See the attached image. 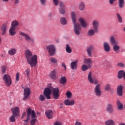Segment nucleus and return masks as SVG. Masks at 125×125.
<instances>
[{"instance_id":"72a5a7b5","label":"nucleus","mask_w":125,"mask_h":125,"mask_svg":"<svg viewBox=\"0 0 125 125\" xmlns=\"http://www.w3.org/2000/svg\"><path fill=\"white\" fill-rule=\"evenodd\" d=\"M9 34L10 36H14L16 34L15 31V28L13 27H11L9 30Z\"/></svg>"},{"instance_id":"c9c22d12","label":"nucleus","mask_w":125,"mask_h":125,"mask_svg":"<svg viewBox=\"0 0 125 125\" xmlns=\"http://www.w3.org/2000/svg\"><path fill=\"white\" fill-rule=\"evenodd\" d=\"M60 23L62 25H66L67 24V20L64 17H62L60 19Z\"/></svg>"},{"instance_id":"7c9ffc66","label":"nucleus","mask_w":125,"mask_h":125,"mask_svg":"<svg viewBox=\"0 0 125 125\" xmlns=\"http://www.w3.org/2000/svg\"><path fill=\"white\" fill-rule=\"evenodd\" d=\"M105 125H115V121L113 120H108L105 122Z\"/></svg>"},{"instance_id":"cd10ccee","label":"nucleus","mask_w":125,"mask_h":125,"mask_svg":"<svg viewBox=\"0 0 125 125\" xmlns=\"http://www.w3.org/2000/svg\"><path fill=\"white\" fill-rule=\"evenodd\" d=\"M117 105L118 110H122L124 107L123 104H122L121 101L119 100L117 101Z\"/></svg>"},{"instance_id":"0e129e2a","label":"nucleus","mask_w":125,"mask_h":125,"mask_svg":"<svg viewBox=\"0 0 125 125\" xmlns=\"http://www.w3.org/2000/svg\"><path fill=\"white\" fill-rule=\"evenodd\" d=\"M124 32H125V27L124 28Z\"/></svg>"},{"instance_id":"423d86ee","label":"nucleus","mask_w":125,"mask_h":125,"mask_svg":"<svg viewBox=\"0 0 125 125\" xmlns=\"http://www.w3.org/2000/svg\"><path fill=\"white\" fill-rule=\"evenodd\" d=\"M3 80L6 85V86L9 87L12 83V81L11 80V77L8 74H5L3 76Z\"/></svg>"},{"instance_id":"3c124183","label":"nucleus","mask_w":125,"mask_h":125,"mask_svg":"<svg viewBox=\"0 0 125 125\" xmlns=\"http://www.w3.org/2000/svg\"><path fill=\"white\" fill-rule=\"evenodd\" d=\"M36 119L34 118L31 121V125H34L36 123Z\"/></svg>"},{"instance_id":"338daca9","label":"nucleus","mask_w":125,"mask_h":125,"mask_svg":"<svg viewBox=\"0 0 125 125\" xmlns=\"http://www.w3.org/2000/svg\"><path fill=\"white\" fill-rule=\"evenodd\" d=\"M57 42H59V41H57Z\"/></svg>"},{"instance_id":"a19ab883","label":"nucleus","mask_w":125,"mask_h":125,"mask_svg":"<svg viewBox=\"0 0 125 125\" xmlns=\"http://www.w3.org/2000/svg\"><path fill=\"white\" fill-rule=\"evenodd\" d=\"M30 72H31V69H30L29 68L25 69V74H26V76L28 77V78L30 77Z\"/></svg>"},{"instance_id":"6e6552de","label":"nucleus","mask_w":125,"mask_h":125,"mask_svg":"<svg viewBox=\"0 0 125 125\" xmlns=\"http://www.w3.org/2000/svg\"><path fill=\"white\" fill-rule=\"evenodd\" d=\"M19 34L21 36L24 37L25 41H27L28 42H29V41H30L31 42V43H35V40H34V39L31 38L28 34L21 31H20Z\"/></svg>"},{"instance_id":"f704fd0d","label":"nucleus","mask_w":125,"mask_h":125,"mask_svg":"<svg viewBox=\"0 0 125 125\" xmlns=\"http://www.w3.org/2000/svg\"><path fill=\"white\" fill-rule=\"evenodd\" d=\"M16 117H17V116L12 114L9 118L10 122H11V123H15L16 121L15 118H16Z\"/></svg>"},{"instance_id":"6ab92c4d","label":"nucleus","mask_w":125,"mask_h":125,"mask_svg":"<svg viewBox=\"0 0 125 125\" xmlns=\"http://www.w3.org/2000/svg\"><path fill=\"white\" fill-rule=\"evenodd\" d=\"M79 61L76 60L75 62H72L70 63V68L71 70H77L78 69V62Z\"/></svg>"},{"instance_id":"473e14b6","label":"nucleus","mask_w":125,"mask_h":125,"mask_svg":"<svg viewBox=\"0 0 125 125\" xmlns=\"http://www.w3.org/2000/svg\"><path fill=\"white\" fill-rule=\"evenodd\" d=\"M90 68L91 67H90L88 65H87V64H85V63L83 64L82 66V70L83 71V72L87 71L88 69H90Z\"/></svg>"},{"instance_id":"e433bc0d","label":"nucleus","mask_w":125,"mask_h":125,"mask_svg":"<svg viewBox=\"0 0 125 125\" xmlns=\"http://www.w3.org/2000/svg\"><path fill=\"white\" fill-rule=\"evenodd\" d=\"M66 51L67 53H72V49L70 47V45L68 44H66Z\"/></svg>"},{"instance_id":"ddd939ff","label":"nucleus","mask_w":125,"mask_h":125,"mask_svg":"<svg viewBox=\"0 0 125 125\" xmlns=\"http://www.w3.org/2000/svg\"><path fill=\"white\" fill-rule=\"evenodd\" d=\"M43 94L47 99H50V95L51 94V90L48 87L45 88L44 90Z\"/></svg>"},{"instance_id":"49530a36","label":"nucleus","mask_w":125,"mask_h":125,"mask_svg":"<svg viewBox=\"0 0 125 125\" xmlns=\"http://www.w3.org/2000/svg\"><path fill=\"white\" fill-rule=\"evenodd\" d=\"M39 99L40 101H44V100H45V97L43 95H40Z\"/></svg>"},{"instance_id":"c03bdc74","label":"nucleus","mask_w":125,"mask_h":125,"mask_svg":"<svg viewBox=\"0 0 125 125\" xmlns=\"http://www.w3.org/2000/svg\"><path fill=\"white\" fill-rule=\"evenodd\" d=\"M105 90L110 91L111 90V86L109 84H106L105 86Z\"/></svg>"},{"instance_id":"69168bd1","label":"nucleus","mask_w":125,"mask_h":125,"mask_svg":"<svg viewBox=\"0 0 125 125\" xmlns=\"http://www.w3.org/2000/svg\"><path fill=\"white\" fill-rule=\"evenodd\" d=\"M61 106H63V104H61Z\"/></svg>"},{"instance_id":"20e7f679","label":"nucleus","mask_w":125,"mask_h":125,"mask_svg":"<svg viewBox=\"0 0 125 125\" xmlns=\"http://www.w3.org/2000/svg\"><path fill=\"white\" fill-rule=\"evenodd\" d=\"M110 43L113 45V50L114 52L119 53L120 52V46L118 45V42L115 40L114 36H111L110 38Z\"/></svg>"},{"instance_id":"c85d7f7f","label":"nucleus","mask_w":125,"mask_h":125,"mask_svg":"<svg viewBox=\"0 0 125 125\" xmlns=\"http://www.w3.org/2000/svg\"><path fill=\"white\" fill-rule=\"evenodd\" d=\"M0 30L2 32V35H5L6 33V24H3L0 28Z\"/></svg>"},{"instance_id":"aec40b11","label":"nucleus","mask_w":125,"mask_h":125,"mask_svg":"<svg viewBox=\"0 0 125 125\" xmlns=\"http://www.w3.org/2000/svg\"><path fill=\"white\" fill-rule=\"evenodd\" d=\"M104 49L105 52H109L111 50V47H110V44L107 42H104Z\"/></svg>"},{"instance_id":"393cba45","label":"nucleus","mask_w":125,"mask_h":125,"mask_svg":"<svg viewBox=\"0 0 125 125\" xmlns=\"http://www.w3.org/2000/svg\"><path fill=\"white\" fill-rule=\"evenodd\" d=\"M79 8L81 11H83L85 8V4L83 2H80L79 4Z\"/></svg>"},{"instance_id":"f8f14e48","label":"nucleus","mask_w":125,"mask_h":125,"mask_svg":"<svg viewBox=\"0 0 125 125\" xmlns=\"http://www.w3.org/2000/svg\"><path fill=\"white\" fill-rule=\"evenodd\" d=\"M94 49V46L92 45H90L88 47L86 50L87 55L88 57H92V50Z\"/></svg>"},{"instance_id":"4468645a","label":"nucleus","mask_w":125,"mask_h":125,"mask_svg":"<svg viewBox=\"0 0 125 125\" xmlns=\"http://www.w3.org/2000/svg\"><path fill=\"white\" fill-rule=\"evenodd\" d=\"M59 11L61 14H64L65 13V4L63 2H60L59 3Z\"/></svg>"},{"instance_id":"7ed1b4c3","label":"nucleus","mask_w":125,"mask_h":125,"mask_svg":"<svg viewBox=\"0 0 125 125\" xmlns=\"http://www.w3.org/2000/svg\"><path fill=\"white\" fill-rule=\"evenodd\" d=\"M71 20L74 25V32L76 35L79 36L82 31V26H81L80 23H77V17H76V14H75L74 12H71Z\"/></svg>"},{"instance_id":"a211bd4d","label":"nucleus","mask_w":125,"mask_h":125,"mask_svg":"<svg viewBox=\"0 0 125 125\" xmlns=\"http://www.w3.org/2000/svg\"><path fill=\"white\" fill-rule=\"evenodd\" d=\"M57 73V69H54L49 73V78H51V79H53V80H55V79H56Z\"/></svg>"},{"instance_id":"13d9d810","label":"nucleus","mask_w":125,"mask_h":125,"mask_svg":"<svg viewBox=\"0 0 125 125\" xmlns=\"http://www.w3.org/2000/svg\"><path fill=\"white\" fill-rule=\"evenodd\" d=\"M25 116H26V112H23L22 114L21 119H23Z\"/></svg>"},{"instance_id":"6e6d98bb","label":"nucleus","mask_w":125,"mask_h":125,"mask_svg":"<svg viewBox=\"0 0 125 125\" xmlns=\"http://www.w3.org/2000/svg\"><path fill=\"white\" fill-rule=\"evenodd\" d=\"M75 125H82V123L79 121H77L75 123Z\"/></svg>"},{"instance_id":"680f3d73","label":"nucleus","mask_w":125,"mask_h":125,"mask_svg":"<svg viewBox=\"0 0 125 125\" xmlns=\"http://www.w3.org/2000/svg\"><path fill=\"white\" fill-rule=\"evenodd\" d=\"M119 125H125V124H124V123H121V124H120Z\"/></svg>"},{"instance_id":"bf43d9fd","label":"nucleus","mask_w":125,"mask_h":125,"mask_svg":"<svg viewBox=\"0 0 125 125\" xmlns=\"http://www.w3.org/2000/svg\"><path fill=\"white\" fill-rule=\"evenodd\" d=\"M48 17L50 18L51 17V16H52V15L51 14V13H50L48 15Z\"/></svg>"},{"instance_id":"774afa93","label":"nucleus","mask_w":125,"mask_h":125,"mask_svg":"<svg viewBox=\"0 0 125 125\" xmlns=\"http://www.w3.org/2000/svg\"><path fill=\"white\" fill-rule=\"evenodd\" d=\"M0 42H1V39H0Z\"/></svg>"},{"instance_id":"de8ad7c7","label":"nucleus","mask_w":125,"mask_h":125,"mask_svg":"<svg viewBox=\"0 0 125 125\" xmlns=\"http://www.w3.org/2000/svg\"><path fill=\"white\" fill-rule=\"evenodd\" d=\"M53 2L55 6H57L59 4V0H53Z\"/></svg>"},{"instance_id":"f3484780","label":"nucleus","mask_w":125,"mask_h":125,"mask_svg":"<svg viewBox=\"0 0 125 125\" xmlns=\"http://www.w3.org/2000/svg\"><path fill=\"white\" fill-rule=\"evenodd\" d=\"M123 89H124V86L119 85L117 88V93L119 96H123Z\"/></svg>"},{"instance_id":"4d7b16f0","label":"nucleus","mask_w":125,"mask_h":125,"mask_svg":"<svg viewBox=\"0 0 125 125\" xmlns=\"http://www.w3.org/2000/svg\"><path fill=\"white\" fill-rule=\"evenodd\" d=\"M62 67H64V70H66V64H65V63H62Z\"/></svg>"},{"instance_id":"79ce46f5","label":"nucleus","mask_w":125,"mask_h":125,"mask_svg":"<svg viewBox=\"0 0 125 125\" xmlns=\"http://www.w3.org/2000/svg\"><path fill=\"white\" fill-rule=\"evenodd\" d=\"M50 62H51V63H53V64H55V63H57V60L54 58H51L50 59Z\"/></svg>"},{"instance_id":"f257e3e1","label":"nucleus","mask_w":125,"mask_h":125,"mask_svg":"<svg viewBox=\"0 0 125 125\" xmlns=\"http://www.w3.org/2000/svg\"><path fill=\"white\" fill-rule=\"evenodd\" d=\"M88 81L90 83H94L97 84L94 89V92L97 97H100L102 95V91H101V85L98 84L97 80L92 77V72L90 71L88 74Z\"/></svg>"},{"instance_id":"8fccbe9b","label":"nucleus","mask_w":125,"mask_h":125,"mask_svg":"<svg viewBox=\"0 0 125 125\" xmlns=\"http://www.w3.org/2000/svg\"><path fill=\"white\" fill-rule=\"evenodd\" d=\"M42 5H45L46 0H40Z\"/></svg>"},{"instance_id":"864d4df0","label":"nucleus","mask_w":125,"mask_h":125,"mask_svg":"<svg viewBox=\"0 0 125 125\" xmlns=\"http://www.w3.org/2000/svg\"><path fill=\"white\" fill-rule=\"evenodd\" d=\"M54 125H62V123L61 122H56Z\"/></svg>"},{"instance_id":"39448f33","label":"nucleus","mask_w":125,"mask_h":125,"mask_svg":"<svg viewBox=\"0 0 125 125\" xmlns=\"http://www.w3.org/2000/svg\"><path fill=\"white\" fill-rule=\"evenodd\" d=\"M27 119L24 120L25 123H28L30 121V117L31 116V119H35L36 117V112L35 110H32L31 108H29L26 110Z\"/></svg>"},{"instance_id":"1a4fd4ad","label":"nucleus","mask_w":125,"mask_h":125,"mask_svg":"<svg viewBox=\"0 0 125 125\" xmlns=\"http://www.w3.org/2000/svg\"><path fill=\"white\" fill-rule=\"evenodd\" d=\"M23 94L24 96L23 98V100L25 101V100H27L28 98H29L30 94H31V89L29 87L24 88Z\"/></svg>"},{"instance_id":"603ef678","label":"nucleus","mask_w":125,"mask_h":125,"mask_svg":"<svg viewBox=\"0 0 125 125\" xmlns=\"http://www.w3.org/2000/svg\"><path fill=\"white\" fill-rule=\"evenodd\" d=\"M116 0H109V2L111 5L114 4V2L116 1Z\"/></svg>"},{"instance_id":"ea45409f","label":"nucleus","mask_w":125,"mask_h":125,"mask_svg":"<svg viewBox=\"0 0 125 125\" xmlns=\"http://www.w3.org/2000/svg\"><path fill=\"white\" fill-rule=\"evenodd\" d=\"M66 95L68 99H70V98H72V93H71L70 91H68L67 92H66Z\"/></svg>"},{"instance_id":"412c9836","label":"nucleus","mask_w":125,"mask_h":125,"mask_svg":"<svg viewBox=\"0 0 125 125\" xmlns=\"http://www.w3.org/2000/svg\"><path fill=\"white\" fill-rule=\"evenodd\" d=\"M79 22H80L83 28H86V27H87V23L84 21L83 18H80L79 19Z\"/></svg>"},{"instance_id":"f03ea898","label":"nucleus","mask_w":125,"mask_h":125,"mask_svg":"<svg viewBox=\"0 0 125 125\" xmlns=\"http://www.w3.org/2000/svg\"><path fill=\"white\" fill-rule=\"evenodd\" d=\"M25 57L27 59V63L30 64L31 68H34L37 66L38 63V56L34 55L30 50H26L25 51Z\"/></svg>"},{"instance_id":"b1692460","label":"nucleus","mask_w":125,"mask_h":125,"mask_svg":"<svg viewBox=\"0 0 125 125\" xmlns=\"http://www.w3.org/2000/svg\"><path fill=\"white\" fill-rule=\"evenodd\" d=\"M45 115L47 117L48 119H51L53 117V113H52V110H48L45 111Z\"/></svg>"},{"instance_id":"9b49d317","label":"nucleus","mask_w":125,"mask_h":125,"mask_svg":"<svg viewBox=\"0 0 125 125\" xmlns=\"http://www.w3.org/2000/svg\"><path fill=\"white\" fill-rule=\"evenodd\" d=\"M52 91L54 99H58V97H59V89L58 88H54L52 89Z\"/></svg>"},{"instance_id":"2f4dec72","label":"nucleus","mask_w":125,"mask_h":125,"mask_svg":"<svg viewBox=\"0 0 125 125\" xmlns=\"http://www.w3.org/2000/svg\"><path fill=\"white\" fill-rule=\"evenodd\" d=\"M19 22H18V21H13L12 22V23H11V27L12 28H15V27H17V26H19Z\"/></svg>"},{"instance_id":"e2e57ef3","label":"nucleus","mask_w":125,"mask_h":125,"mask_svg":"<svg viewBox=\"0 0 125 125\" xmlns=\"http://www.w3.org/2000/svg\"><path fill=\"white\" fill-rule=\"evenodd\" d=\"M19 39H20V40H21V41H22V40H23V39H22V38H21L20 37H19Z\"/></svg>"},{"instance_id":"0eeeda50","label":"nucleus","mask_w":125,"mask_h":125,"mask_svg":"<svg viewBox=\"0 0 125 125\" xmlns=\"http://www.w3.org/2000/svg\"><path fill=\"white\" fill-rule=\"evenodd\" d=\"M46 49L49 54L50 56H54V55H55L56 48H55V46H54V45H49L46 47Z\"/></svg>"},{"instance_id":"dca6fc26","label":"nucleus","mask_w":125,"mask_h":125,"mask_svg":"<svg viewBox=\"0 0 125 125\" xmlns=\"http://www.w3.org/2000/svg\"><path fill=\"white\" fill-rule=\"evenodd\" d=\"M64 104L66 106H73L75 105V100L66 99L64 100Z\"/></svg>"},{"instance_id":"2eb2a0df","label":"nucleus","mask_w":125,"mask_h":125,"mask_svg":"<svg viewBox=\"0 0 125 125\" xmlns=\"http://www.w3.org/2000/svg\"><path fill=\"white\" fill-rule=\"evenodd\" d=\"M93 28L95 31V33H98V27H99V22L96 20H94L92 22Z\"/></svg>"},{"instance_id":"37998d69","label":"nucleus","mask_w":125,"mask_h":125,"mask_svg":"<svg viewBox=\"0 0 125 125\" xmlns=\"http://www.w3.org/2000/svg\"><path fill=\"white\" fill-rule=\"evenodd\" d=\"M1 70L2 74L3 75V74H5V71H6V67H5V66L3 65L1 67Z\"/></svg>"},{"instance_id":"4be33fe9","label":"nucleus","mask_w":125,"mask_h":125,"mask_svg":"<svg viewBox=\"0 0 125 125\" xmlns=\"http://www.w3.org/2000/svg\"><path fill=\"white\" fill-rule=\"evenodd\" d=\"M11 111L12 112V115H14L15 116L19 115V107H16L14 108H12Z\"/></svg>"},{"instance_id":"bb28decb","label":"nucleus","mask_w":125,"mask_h":125,"mask_svg":"<svg viewBox=\"0 0 125 125\" xmlns=\"http://www.w3.org/2000/svg\"><path fill=\"white\" fill-rule=\"evenodd\" d=\"M118 6L119 8H124V6H125V0H118Z\"/></svg>"},{"instance_id":"c756f323","label":"nucleus","mask_w":125,"mask_h":125,"mask_svg":"<svg viewBox=\"0 0 125 125\" xmlns=\"http://www.w3.org/2000/svg\"><path fill=\"white\" fill-rule=\"evenodd\" d=\"M66 83H67V79L65 76L61 77L60 80V83H61V84H65Z\"/></svg>"},{"instance_id":"4c0bfd02","label":"nucleus","mask_w":125,"mask_h":125,"mask_svg":"<svg viewBox=\"0 0 125 125\" xmlns=\"http://www.w3.org/2000/svg\"><path fill=\"white\" fill-rule=\"evenodd\" d=\"M116 16L119 23H123V18H122L121 15L119 13H117L116 14Z\"/></svg>"},{"instance_id":"5701e85b","label":"nucleus","mask_w":125,"mask_h":125,"mask_svg":"<svg viewBox=\"0 0 125 125\" xmlns=\"http://www.w3.org/2000/svg\"><path fill=\"white\" fill-rule=\"evenodd\" d=\"M106 111L110 113V114H112L113 112H114V108H113V105L109 104L107 105Z\"/></svg>"},{"instance_id":"052dcab7","label":"nucleus","mask_w":125,"mask_h":125,"mask_svg":"<svg viewBox=\"0 0 125 125\" xmlns=\"http://www.w3.org/2000/svg\"><path fill=\"white\" fill-rule=\"evenodd\" d=\"M8 0H2V1H4L5 2H6L8 1Z\"/></svg>"},{"instance_id":"a878e982","label":"nucleus","mask_w":125,"mask_h":125,"mask_svg":"<svg viewBox=\"0 0 125 125\" xmlns=\"http://www.w3.org/2000/svg\"><path fill=\"white\" fill-rule=\"evenodd\" d=\"M95 33V30L93 29H89L87 32V36L88 37H92L94 36V33Z\"/></svg>"},{"instance_id":"5fc2aeb1","label":"nucleus","mask_w":125,"mask_h":125,"mask_svg":"<svg viewBox=\"0 0 125 125\" xmlns=\"http://www.w3.org/2000/svg\"><path fill=\"white\" fill-rule=\"evenodd\" d=\"M14 2L15 4H19L20 1L19 0H14Z\"/></svg>"},{"instance_id":"09e8293b","label":"nucleus","mask_w":125,"mask_h":125,"mask_svg":"<svg viewBox=\"0 0 125 125\" xmlns=\"http://www.w3.org/2000/svg\"><path fill=\"white\" fill-rule=\"evenodd\" d=\"M20 74L19 73H17L16 75V81H17V82H19V80H20Z\"/></svg>"},{"instance_id":"9d476101","label":"nucleus","mask_w":125,"mask_h":125,"mask_svg":"<svg viewBox=\"0 0 125 125\" xmlns=\"http://www.w3.org/2000/svg\"><path fill=\"white\" fill-rule=\"evenodd\" d=\"M84 64L89 66V67H92V64H93V61L92 59L90 58H85L83 60Z\"/></svg>"},{"instance_id":"a18cd8bd","label":"nucleus","mask_w":125,"mask_h":125,"mask_svg":"<svg viewBox=\"0 0 125 125\" xmlns=\"http://www.w3.org/2000/svg\"><path fill=\"white\" fill-rule=\"evenodd\" d=\"M117 67H121V68H124L125 67V64L122 62H119L117 64Z\"/></svg>"},{"instance_id":"58836bf2","label":"nucleus","mask_w":125,"mask_h":125,"mask_svg":"<svg viewBox=\"0 0 125 125\" xmlns=\"http://www.w3.org/2000/svg\"><path fill=\"white\" fill-rule=\"evenodd\" d=\"M16 49H11V50H9L8 53L10 55H14L15 53H16Z\"/></svg>"}]
</instances>
